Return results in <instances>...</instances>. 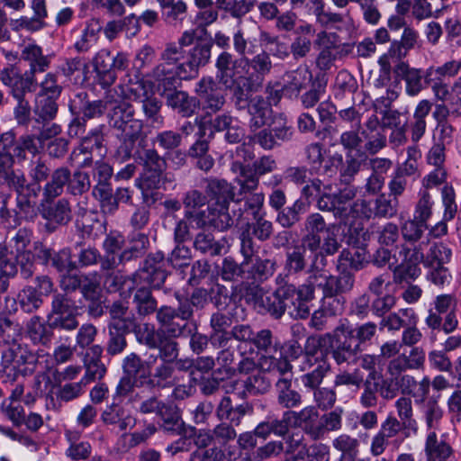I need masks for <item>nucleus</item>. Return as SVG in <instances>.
<instances>
[{"label":"nucleus","mask_w":461,"mask_h":461,"mask_svg":"<svg viewBox=\"0 0 461 461\" xmlns=\"http://www.w3.org/2000/svg\"><path fill=\"white\" fill-rule=\"evenodd\" d=\"M91 187L87 173L76 170L73 173L65 166L54 169L51 179L43 185L42 196L38 206L43 219L49 221L48 226L66 225L72 220L71 206L67 198L59 197L65 191L72 195H81Z\"/></svg>","instance_id":"obj_1"},{"label":"nucleus","mask_w":461,"mask_h":461,"mask_svg":"<svg viewBox=\"0 0 461 461\" xmlns=\"http://www.w3.org/2000/svg\"><path fill=\"white\" fill-rule=\"evenodd\" d=\"M36 258L42 264H50L61 276V288H99L103 277L97 272L88 275L77 273V263L72 260L69 248H64L58 252H52L41 243L34 244Z\"/></svg>","instance_id":"obj_2"},{"label":"nucleus","mask_w":461,"mask_h":461,"mask_svg":"<svg viewBox=\"0 0 461 461\" xmlns=\"http://www.w3.org/2000/svg\"><path fill=\"white\" fill-rule=\"evenodd\" d=\"M257 303L276 318L286 309L295 318H306L313 300V290H256Z\"/></svg>","instance_id":"obj_3"},{"label":"nucleus","mask_w":461,"mask_h":461,"mask_svg":"<svg viewBox=\"0 0 461 461\" xmlns=\"http://www.w3.org/2000/svg\"><path fill=\"white\" fill-rule=\"evenodd\" d=\"M61 132V127L54 123L50 127L41 131L38 135L26 133L15 137L14 131H9L0 135V159L5 163L14 164L26 160V152L32 156L38 155L41 149V143Z\"/></svg>","instance_id":"obj_4"},{"label":"nucleus","mask_w":461,"mask_h":461,"mask_svg":"<svg viewBox=\"0 0 461 461\" xmlns=\"http://www.w3.org/2000/svg\"><path fill=\"white\" fill-rule=\"evenodd\" d=\"M20 59L28 64L29 69L23 73L18 67L9 65L1 70V78L38 86L36 74L50 68V56L45 55L40 45L30 42L21 47Z\"/></svg>","instance_id":"obj_5"},{"label":"nucleus","mask_w":461,"mask_h":461,"mask_svg":"<svg viewBox=\"0 0 461 461\" xmlns=\"http://www.w3.org/2000/svg\"><path fill=\"white\" fill-rule=\"evenodd\" d=\"M163 260L164 254L160 251L149 254L144 267L134 274L132 283L140 285V288H159L166 282L173 285V281L185 278L182 269H176L174 273L167 275L162 269Z\"/></svg>","instance_id":"obj_6"},{"label":"nucleus","mask_w":461,"mask_h":461,"mask_svg":"<svg viewBox=\"0 0 461 461\" xmlns=\"http://www.w3.org/2000/svg\"><path fill=\"white\" fill-rule=\"evenodd\" d=\"M353 332L348 330L345 325L338 326L332 333H326L320 336L318 344L321 348L330 351L333 359L338 365L350 362L356 358L359 346L352 345Z\"/></svg>","instance_id":"obj_7"},{"label":"nucleus","mask_w":461,"mask_h":461,"mask_svg":"<svg viewBox=\"0 0 461 461\" xmlns=\"http://www.w3.org/2000/svg\"><path fill=\"white\" fill-rule=\"evenodd\" d=\"M142 166L143 173L137 182L140 188L157 189L159 187L161 176L166 169V160L155 149H137L132 156Z\"/></svg>","instance_id":"obj_8"},{"label":"nucleus","mask_w":461,"mask_h":461,"mask_svg":"<svg viewBox=\"0 0 461 461\" xmlns=\"http://www.w3.org/2000/svg\"><path fill=\"white\" fill-rule=\"evenodd\" d=\"M428 244L421 241L420 243L410 245L403 243L399 250L402 258V263L396 266L393 270V279L396 284L402 285L403 282L410 284L411 280H414L420 275L419 264H425V256L423 247Z\"/></svg>","instance_id":"obj_9"},{"label":"nucleus","mask_w":461,"mask_h":461,"mask_svg":"<svg viewBox=\"0 0 461 461\" xmlns=\"http://www.w3.org/2000/svg\"><path fill=\"white\" fill-rule=\"evenodd\" d=\"M92 66L99 84L103 87H108L115 82L116 71L126 69L128 58L123 52H118L113 56L108 49H102L93 57Z\"/></svg>","instance_id":"obj_10"},{"label":"nucleus","mask_w":461,"mask_h":461,"mask_svg":"<svg viewBox=\"0 0 461 461\" xmlns=\"http://www.w3.org/2000/svg\"><path fill=\"white\" fill-rule=\"evenodd\" d=\"M120 132L116 134L120 145L116 149V158L122 162L131 158L136 142L141 147L146 142V134L143 131V122L133 118L130 122L116 129Z\"/></svg>","instance_id":"obj_11"},{"label":"nucleus","mask_w":461,"mask_h":461,"mask_svg":"<svg viewBox=\"0 0 461 461\" xmlns=\"http://www.w3.org/2000/svg\"><path fill=\"white\" fill-rule=\"evenodd\" d=\"M247 58L235 57L228 50L221 51L215 60V77L225 88L235 86L236 81L242 78Z\"/></svg>","instance_id":"obj_12"},{"label":"nucleus","mask_w":461,"mask_h":461,"mask_svg":"<svg viewBox=\"0 0 461 461\" xmlns=\"http://www.w3.org/2000/svg\"><path fill=\"white\" fill-rule=\"evenodd\" d=\"M2 84L7 87L9 95L16 101L14 107V117L19 126L27 127L32 121V108L25 97L27 93H32L37 86L24 84L6 78H1Z\"/></svg>","instance_id":"obj_13"},{"label":"nucleus","mask_w":461,"mask_h":461,"mask_svg":"<svg viewBox=\"0 0 461 461\" xmlns=\"http://www.w3.org/2000/svg\"><path fill=\"white\" fill-rule=\"evenodd\" d=\"M124 91L122 86L110 89L105 94L106 112L109 123L113 129L122 127L126 122L134 118V109L123 98Z\"/></svg>","instance_id":"obj_14"},{"label":"nucleus","mask_w":461,"mask_h":461,"mask_svg":"<svg viewBox=\"0 0 461 461\" xmlns=\"http://www.w3.org/2000/svg\"><path fill=\"white\" fill-rule=\"evenodd\" d=\"M185 217L194 222L198 229L212 227L223 231L234 224V220L230 213H224L212 204L193 212H185Z\"/></svg>","instance_id":"obj_15"},{"label":"nucleus","mask_w":461,"mask_h":461,"mask_svg":"<svg viewBox=\"0 0 461 461\" xmlns=\"http://www.w3.org/2000/svg\"><path fill=\"white\" fill-rule=\"evenodd\" d=\"M433 70V68H429L424 73L422 69L411 68L404 61L398 62L393 68L395 76L404 81L405 92L409 96H416L421 92L425 84L429 83Z\"/></svg>","instance_id":"obj_16"},{"label":"nucleus","mask_w":461,"mask_h":461,"mask_svg":"<svg viewBox=\"0 0 461 461\" xmlns=\"http://www.w3.org/2000/svg\"><path fill=\"white\" fill-rule=\"evenodd\" d=\"M32 231L26 228H21L12 238L10 247L14 250L17 264L21 267L22 274L24 277L32 275L33 254L29 249L32 241Z\"/></svg>","instance_id":"obj_17"},{"label":"nucleus","mask_w":461,"mask_h":461,"mask_svg":"<svg viewBox=\"0 0 461 461\" xmlns=\"http://www.w3.org/2000/svg\"><path fill=\"white\" fill-rule=\"evenodd\" d=\"M205 184L204 191L207 197H210L212 203L210 204L217 207L224 213L229 212V207L231 201L234 200V187L225 179L216 177L203 178Z\"/></svg>","instance_id":"obj_18"},{"label":"nucleus","mask_w":461,"mask_h":461,"mask_svg":"<svg viewBox=\"0 0 461 461\" xmlns=\"http://www.w3.org/2000/svg\"><path fill=\"white\" fill-rule=\"evenodd\" d=\"M360 130L362 139L365 140L364 149L368 154L375 155L386 147L385 131L375 113L368 116Z\"/></svg>","instance_id":"obj_19"},{"label":"nucleus","mask_w":461,"mask_h":461,"mask_svg":"<svg viewBox=\"0 0 461 461\" xmlns=\"http://www.w3.org/2000/svg\"><path fill=\"white\" fill-rule=\"evenodd\" d=\"M195 92L203 102V109L208 113H216L222 109L225 96L212 77L201 78L196 84Z\"/></svg>","instance_id":"obj_20"},{"label":"nucleus","mask_w":461,"mask_h":461,"mask_svg":"<svg viewBox=\"0 0 461 461\" xmlns=\"http://www.w3.org/2000/svg\"><path fill=\"white\" fill-rule=\"evenodd\" d=\"M124 245V238L119 232H110L104 240L103 248L105 255L101 259V268L110 270L116 268L131 251L127 249L119 254Z\"/></svg>","instance_id":"obj_21"},{"label":"nucleus","mask_w":461,"mask_h":461,"mask_svg":"<svg viewBox=\"0 0 461 461\" xmlns=\"http://www.w3.org/2000/svg\"><path fill=\"white\" fill-rule=\"evenodd\" d=\"M42 187L33 182H27L25 176L23 175V180L20 184V186H14L12 190L16 193V207L18 213L28 217L32 214L36 204V200L39 197L40 193H42Z\"/></svg>","instance_id":"obj_22"},{"label":"nucleus","mask_w":461,"mask_h":461,"mask_svg":"<svg viewBox=\"0 0 461 461\" xmlns=\"http://www.w3.org/2000/svg\"><path fill=\"white\" fill-rule=\"evenodd\" d=\"M212 44L210 42H197L189 50L186 55L185 70L187 80L195 78L199 74V69L206 66L211 59Z\"/></svg>","instance_id":"obj_23"},{"label":"nucleus","mask_w":461,"mask_h":461,"mask_svg":"<svg viewBox=\"0 0 461 461\" xmlns=\"http://www.w3.org/2000/svg\"><path fill=\"white\" fill-rule=\"evenodd\" d=\"M357 195V189L353 185H348L340 189L339 193L333 194L335 203V218L345 221L351 211H357L358 206L362 208L366 206L365 200L353 202Z\"/></svg>","instance_id":"obj_24"},{"label":"nucleus","mask_w":461,"mask_h":461,"mask_svg":"<svg viewBox=\"0 0 461 461\" xmlns=\"http://www.w3.org/2000/svg\"><path fill=\"white\" fill-rule=\"evenodd\" d=\"M292 427L303 428L312 438H316L321 435V429L319 425V413L313 406H307L300 411H288Z\"/></svg>","instance_id":"obj_25"},{"label":"nucleus","mask_w":461,"mask_h":461,"mask_svg":"<svg viewBox=\"0 0 461 461\" xmlns=\"http://www.w3.org/2000/svg\"><path fill=\"white\" fill-rule=\"evenodd\" d=\"M143 77L147 79L149 85L156 86L158 91L162 90L163 92L175 88L177 80H180L177 72L163 65L161 62L144 74Z\"/></svg>","instance_id":"obj_26"},{"label":"nucleus","mask_w":461,"mask_h":461,"mask_svg":"<svg viewBox=\"0 0 461 461\" xmlns=\"http://www.w3.org/2000/svg\"><path fill=\"white\" fill-rule=\"evenodd\" d=\"M312 77V72L306 66L286 72L284 76L283 92L289 98L297 97L302 89L305 88Z\"/></svg>","instance_id":"obj_27"},{"label":"nucleus","mask_w":461,"mask_h":461,"mask_svg":"<svg viewBox=\"0 0 461 461\" xmlns=\"http://www.w3.org/2000/svg\"><path fill=\"white\" fill-rule=\"evenodd\" d=\"M57 101L49 97L35 95L32 107L33 120L42 126L41 131L53 124L50 125V122L57 116L59 111Z\"/></svg>","instance_id":"obj_28"},{"label":"nucleus","mask_w":461,"mask_h":461,"mask_svg":"<svg viewBox=\"0 0 461 461\" xmlns=\"http://www.w3.org/2000/svg\"><path fill=\"white\" fill-rule=\"evenodd\" d=\"M185 54V50H182L181 47H177L176 43L174 41L166 43L159 54L160 62L177 72L180 80H187L185 62L183 60Z\"/></svg>","instance_id":"obj_29"},{"label":"nucleus","mask_w":461,"mask_h":461,"mask_svg":"<svg viewBox=\"0 0 461 461\" xmlns=\"http://www.w3.org/2000/svg\"><path fill=\"white\" fill-rule=\"evenodd\" d=\"M101 420L105 425L114 426L120 431L132 428L135 419L131 412L123 406L117 403L108 405L101 414Z\"/></svg>","instance_id":"obj_30"},{"label":"nucleus","mask_w":461,"mask_h":461,"mask_svg":"<svg viewBox=\"0 0 461 461\" xmlns=\"http://www.w3.org/2000/svg\"><path fill=\"white\" fill-rule=\"evenodd\" d=\"M231 171L236 175L235 182L240 186V195L256 191L259 185V177L254 174L250 165H244L234 161L230 167Z\"/></svg>","instance_id":"obj_31"},{"label":"nucleus","mask_w":461,"mask_h":461,"mask_svg":"<svg viewBox=\"0 0 461 461\" xmlns=\"http://www.w3.org/2000/svg\"><path fill=\"white\" fill-rule=\"evenodd\" d=\"M167 104L182 117H191L195 113L199 102L185 91L175 90L167 95Z\"/></svg>","instance_id":"obj_32"},{"label":"nucleus","mask_w":461,"mask_h":461,"mask_svg":"<svg viewBox=\"0 0 461 461\" xmlns=\"http://www.w3.org/2000/svg\"><path fill=\"white\" fill-rule=\"evenodd\" d=\"M104 125H99L98 127L92 130L86 136H85L80 145L75 149L70 154V159H78L81 154H89L92 153L95 149L100 151V156H103L102 153L104 145Z\"/></svg>","instance_id":"obj_33"},{"label":"nucleus","mask_w":461,"mask_h":461,"mask_svg":"<svg viewBox=\"0 0 461 461\" xmlns=\"http://www.w3.org/2000/svg\"><path fill=\"white\" fill-rule=\"evenodd\" d=\"M358 89L357 81L348 70H340L335 78L334 96L339 101L354 102V95Z\"/></svg>","instance_id":"obj_34"},{"label":"nucleus","mask_w":461,"mask_h":461,"mask_svg":"<svg viewBox=\"0 0 461 461\" xmlns=\"http://www.w3.org/2000/svg\"><path fill=\"white\" fill-rule=\"evenodd\" d=\"M304 358L305 366H308L310 367L312 366V362L314 361L316 366L313 368L312 371L308 372L302 376V383L306 388H309L311 390H317L318 388H320L319 386L322 383L323 378L330 371V365L324 359L318 361L317 358H315L312 355H305Z\"/></svg>","instance_id":"obj_35"},{"label":"nucleus","mask_w":461,"mask_h":461,"mask_svg":"<svg viewBox=\"0 0 461 461\" xmlns=\"http://www.w3.org/2000/svg\"><path fill=\"white\" fill-rule=\"evenodd\" d=\"M271 112V104L263 96L255 95L251 97L249 105V128L256 131L264 126Z\"/></svg>","instance_id":"obj_36"},{"label":"nucleus","mask_w":461,"mask_h":461,"mask_svg":"<svg viewBox=\"0 0 461 461\" xmlns=\"http://www.w3.org/2000/svg\"><path fill=\"white\" fill-rule=\"evenodd\" d=\"M424 451L427 461H449L452 455L451 447L445 440H439L434 432L428 433Z\"/></svg>","instance_id":"obj_37"},{"label":"nucleus","mask_w":461,"mask_h":461,"mask_svg":"<svg viewBox=\"0 0 461 461\" xmlns=\"http://www.w3.org/2000/svg\"><path fill=\"white\" fill-rule=\"evenodd\" d=\"M432 104L427 99H423L417 104L410 123L411 140L413 142H418L424 135L427 127L426 117L429 113Z\"/></svg>","instance_id":"obj_38"},{"label":"nucleus","mask_w":461,"mask_h":461,"mask_svg":"<svg viewBox=\"0 0 461 461\" xmlns=\"http://www.w3.org/2000/svg\"><path fill=\"white\" fill-rule=\"evenodd\" d=\"M258 365L263 371L275 374L281 377H287L286 375H292V365L288 359L279 352V356L262 355L258 359Z\"/></svg>","instance_id":"obj_39"},{"label":"nucleus","mask_w":461,"mask_h":461,"mask_svg":"<svg viewBox=\"0 0 461 461\" xmlns=\"http://www.w3.org/2000/svg\"><path fill=\"white\" fill-rule=\"evenodd\" d=\"M422 418L429 432L437 433L442 429L444 411L434 398H429L421 408Z\"/></svg>","instance_id":"obj_40"},{"label":"nucleus","mask_w":461,"mask_h":461,"mask_svg":"<svg viewBox=\"0 0 461 461\" xmlns=\"http://www.w3.org/2000/svg\"><path fill=\"white\" fill-rule=\"evenodd\" d=\"M277 392V402L285 409H292L299 406L302 402L301 394L293 390L290 377H281L276 383Z\"/></svg>","instance_id":"obj_41"},{"label":"nucleus","mask_w":461,"mask_h":461,"mask_svg":"<svg viewBox=\"0 0 461 461\" xmlns=\"http://www.w3.org/2000/svg\"><path fill=\"white\" fill-rule=\"evenodd\" d=\"M225 243L224 240H216L210 232L201 231L194 237V248L201 254L215 257L222 254Z\"/></svg>","instance_id":"obj_42"},{"label":"nucleus","mask_w":461,"mask_h":461,"mask_svg":"<svg viewBox=\"0 0 461 461\" xmlns=\"http://www.w3.org/2000/svg\"><path fill=\"white\" fill-rule=\"evenodd\" d=\"M368 255L365 248H350L343 249L338 259V269L357 270L368 261Z\"/></svg>","instance_id":"obj_43"},{"label":"nucleus","mask_w":461,"mask_h":461,"mask_svg":"<svg viewBox=\"0 0 461 461\" xmlns=\"http://www.w3.org/2000/svg\"><path fill=\"white\" fill-rule=\"evenodd\" d=\"M145 121L153 128H160L164 123L161 114L162 102L155 97H146L140 102Z\"/></svg>","instance_id":"obj_44"},{"label":"nucleus","mask_w":461,"mask_h":461,"mask_svg":"<svg viewBox=\"0 0 461 461\" xmlns=\"http://www.w3.org/2000/svg\"><path fill=\"white\" fill-rule=\"evenodd\" d=\"M233 122L234 118L227 113L217 115L214 118H208L207 116L195 118V122L197 123L200 131L203 134H205L206 131H209L211 135L216 131L220 132L227 131L228 127H230Z\"/></svg>","instance_id":"obj_45"},{"label":"nucleus","mask_w":461,"mask_h":461,"mask_svg":"<svg viewBox=\"0 0 461 461\" xmlns=\"http://www.w3.org/2000/svg\"><path fill=\"white\" fill-rule=\"evenodd\" d=\"M428 224L414 218L408 219L401 225V234L405 244L414 245L421 242Z\"/></svg>","instance_id":"obj_46"},{"label":"nucleus","mask_w":461,"mask_h":461,"mask_svg":"<svg viewBox=\"0 0 461 461\" xmlns=\"http://www.w3.org/2000/svg\"><path fill=\"white\" fill-rule=\"evenodd\" d=\"M173 373L172 364L162 363L155 368L154 373L143 384L152 388L169 387L173 384Z\"/></svg>","instance_id":"obj_47"},{"label":"nucleus","mask_w":461,"mask_h":461,"mask_svg":"<svg viewBox=\"0 0 461 461\" xmlns=\"http://www.w3.org/2000/svg\"><path fill=\"white\" fill-rule=\"evenodd\" d=\"M158 416L163 421L162 428L165 431L173 434H179L181 432L183 421L181 420L180 415L176 408L164 403L158 411Z\"/></svg>","instance_id":"obj_48"},{"label":"nucleus","mask_w":461,"mask_h":461,"mask_svg":"<svg viewBox=\"0 0 461 461\" xmlns=\"http://www.w3.org/2000/svg\"><path fill=\"white\" fill-rule=\"evenodd\" d=\"M51 170L48 161L42 158L31 160L28 167V176L32 182L41 185L51 179Z\"/></svg>","instance_id":"obj_49"},{"label":"nucleus","mask_w":461,"mask_h":461,"mask_svg":"<svg viewBox=\"0 0 461 461\" xmlns=\"http://www.w3.org/2000/svg\"><path fill=\"white\" fill-rule=\"evenodd\" d=\"M304 204L296 200L291 206L280 210L276 216V221L283 228H292L300 221V215L303 212Z\"/></svg>","instance_id":"obj_50"},{"label":"nucleus","mask_w":461,"mask_h":461,"mask_svg":"<svg viewBox=\"0 0 461 461\" xmlns=\"http://www.w3.org/2000/svg\"><path fill=\"white\" fill-rule=\"evenodd\" d=\"M338 225L334 223L327 224L323 216L319 212H313L309 214L303 222V230L305 234L308 235H318L321 233H327L330 230H337Z\"/></svg>","instance_id":"obj_51"},{"label":"nucleus","mask_w":461,"mask_h":461,"mask_svg":"<svg viewBox=\"0 0 461 461\" xmlns=\"http://www.w3.org/2000/svg\"><path fill=\"white\" fill-rule=\"evenodd\" d=\"M99 29L92 23H87L80 36L74 41L73 48L77 53L88 52L98 41Z\"/></svg>","instance_id":"obj_52"},{"label":"nucleus","mask_w":461,"mask_h":461,"mask_svg":"<svg viewBox=\"0 0 461 461\" xmlns=\"http://www.w3.org/2000/svg\"><path fill=\"white\" fill-rule=\"evenodd\" d=\"M434 201L431 194L426 189L419 192V198L415 204L413 218L427 223L432 216Z\"/></svg>","instance_id":"obj_53"},{"label":"nucleus","mask_w":461,"mask_h":461,"mask_svg":"<svg viewBox=\"0 0 461 461\" xmlns=\"http://www.w3.org/2000/svg\"><path fill=\"white\" fill-rule=\"evenodd\" d=\"M452 251L449 247L442 242H435L430 246L425 257V265L443 267L444 264L450 261Z\"/></svg>","instance_id":"obj_54"},{"label":"nucleus","mask_w":461,"mask_h":461,"mask_svg":"<svg viewBox=\"0 0 461 461\" xmlns=\"http://www.w3.org/2000/svg\"><path fill=\"white\" fill-rule=\"evenodd\" d=\"M395 408L399 417V420L402 421L414 433L418 431V423L413 419V408L411 398L402 396L395 402Z\"/></svg>","instance_id":"obj_55"},{"label":"nucleus","mask_w":461,"mask_h":461,"mask_svg":"<svg viewBox=\"0 0 461 461\" xmlns=\"http://www.w3.org/2000/svg\"><path fill=\"white\" fill-rule=\"evenodd\" d=\"M176 298L179 301L180 307L179 312H181V320L185 321L192 315V310L190 305L203 306L206 301L204 290H194L191 295V298H185L184 294L179 292L176 293Z\"/></svg>","instance_id":"obj_56"},{"label":"nucleus","mask_w":461,"mask_h":461,"mask_svg":"<svg viewBox=\"0 0 461 461\" xmlns=\"http://www.w3.org/2000/svg\"><path fill=\"white\" fill-rule=\"evenodd\" d=\"M39 92L35 95L38 96L49 97L58 100L62 93L63 87L59 84L58 76L55 73H47L43 79L38 83Z\"/></svg>","instance_id":"obj_57"},{"label":"nucleus","mask_w":461,"mask_h":461,"mask_svg":"<svg viewBox=\"0 0 461 461\" xmlns=\"http://www.w3.org/2000/svg\"><path fill=\"white\" fill-rule=\"evenodd\" d=\"M155 432V426L149 424L141 431H135L131 434H122L119 439L118 444L122 446L121 448L122 451H127L128 449L134 447L142 442H145Z\"/></svg>","instance_id":"obj_58"},{"label":"nucleus","mask_w":461,"mask_h":461,"mask_svg":"<svg viewBox=\"0 0 461 461\" xmlns=\"http://www.w3.org/2000/svg\"><path fill=\"white\" fill-rule=\"evenodd\" d=\"M26 332L33 343L46 344L50 340L49 329L43 320L38 316H33L28 321Z\"/></svg>","instance_id":"obj_59"},{"label":"nucleus","mask_w":461,"mask_h":461,"mask_svg":"<svg viewBox=\"0 0 461 461\" xmlns=\"http://www.w3.org/2000/svg\"><path fill=\"white\" fill-rule=\"evenodd\" d=\"M398 207V199L386 197L384 194H382L375 200L374 213L376 217L392 218L397 214Z\"/></svg>","instance_id":"obj_60"},{"label":"nucleus","mask_w":461,"mask_h":461,"mask_svg":"<svg viewBox=\"0 0 461 461\" xmlns=\"http://www.w3.org/2000/svg\"><path fill=\"white\" fill-rule=\"evenodd\" d=\"M317 21L323 26H330L341 30L352 25L353 21L349 15L339 13L321 11L317 14Z\"/></svg>","instance_id":"obj_61"},{"label":"nucleus","mask_w":461,"mask_h":461,"mask_svg":"<svg viewBox=\"0 0 461 461\" xmlns=\"http://www.w3.org/2000/svg\"><path fill=\"white\" fill-rule=\"evenodd\" d=\"M245 65L252 68L258 78H263L265 76L268 75L273 68L270 54L267 51H262L255 55L252 59L247 58Z\"/></svg>","instance_id":"obj_62"},{"label":"nucleus","mask_w":461,"mask_h":461,"mask_svg":"<svg viewBox=\"0 0 461 461\" xmlns=\"http://www.w3.org/2000/svg\"><path fill=\"white\" fill-rule=\"evenodd\" d=\"M164 336V330H156L153 325L145 323L137 330L138 340L150 348H157Z\"/></svg>","instance_id":"obj_63"},{"label":"nucleus","mask_w":461,"mask_h":461,"mask_svg":"<svg viewBox=\"0 0 461 461\" xmlns=\"http://www.w3.org/2000/svg\"><path fill=\"white\" fill-rule=\"evenodd\" d=\"M165 9L167 10L163 12L164 21L170 25L182 23L186 16L187 6L183 0H173Z\"/></svg>","instance_id":"obj_64"}]
</instances>
